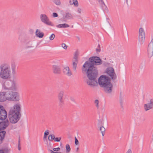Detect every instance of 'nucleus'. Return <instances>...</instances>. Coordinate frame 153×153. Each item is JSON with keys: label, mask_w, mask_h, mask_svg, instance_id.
<instances>
[{"label": "nucleus", "mask_w": 153, "mask_h": 153, "mask_svg": "<svg viewBox=\"0 0 153 153\" xmlns=\"http://www.w3.org/2000/svg\"><path fill=\"white\" fill-rule=\"evenodd\" d=\"M61 137H55V139H54V140L55 142H59L61 140Z\"/></svg>", "instance_id": "2f4dec72"}, {"label": "nucleus", "mask_w": 153, "mask_h": 153, "mask_svg": "<svg viewBox=\"0 0 153 153\" xmlns=\"http://www.w3.org/2000/svg\"><path fill=\"white\" fill-rule=\"evenodd\" d=\"M105 73L107 75L110 76L112 80H114L117 78V76L114 69L112 67H109L107 68L105 70Z\"/></svg>", "instance_id": "0eeeda50"}, {"label": "nucleus", "mask_w": 153, "mask_h": 153, "mask_svg": "<svg viewBox=\"0 0 153 153\" xmlns=\"http://www.w3.org/2000/svg\"><path fill=\"white\" fill-rule=\"evenodd\" d=\"M75 143L76 145H78L79 143V141L76 137H75Z\"/></svg>", "instance_id": "ea45409f"}, {"label": "nucleus", "mask_w": 153, "mask_h": 153, "mask_svg": "<svg viewBox=\"0 0 153 153\" xmlns=\"http://www.w3.org/2000/svg\"><path fill=\"white\" fill-rule=\"evenodd\" d=\"M78 54L76 53L74 56L73 59L72 60L73 62V68L74 71H75L76 69L77 64L78 62Z\"/></svg>", "instance_id": "ddd939ff"}, {"label": "nucleus", "mask_w": 153, "mask_h": 153, "mask_svg": "<svg viewBox=\"0 0 153 153\" xmlns=\"http://www.w3.org/2000/svg\"><path fill=\"white\" fill-rule=\"evenodd\" d=\"M66 153H69L70 152L71 148L69 144H67L66 145Z\"/></svg>", "instance_id": "cd10ccee"}, {"label": "nucleus", "mask_w": 153, "mask_h": 153, "mask_svg": "<svg viewBox=\"0 0 153 153\" xmlns=\"http://www.w3.org/2000/svg\"><path fill=\"white\" fill-rule=\"evenodd\" d=\"M0 77L4 79L10 78L11 71L10 66L6 64H3L0 65Z\"/></svg>", "instance_id": "20e7f679"}, {"label": "nucleus", "mask_w": 153, "mask_h": 153, "mask_svg": "<svg viewBox=\"0 0 153 153\" xmlns=\"http://www.w3.org/2000/svg\"><path fill=\"white\" fill-rule=\"evenodd\" d=\"M63 18L66 19H73V16L71 13H67L65 15L63 16Z\"/></svg>", "instance_id": "aec40b11"}, {"label": "nucleus", "mask_w": 153, "mask_h": 153, "mask_svg": "<svg viewBox=\"0 0 153 153\" xmlns=\"http://www.w3.org/2000/svg\"><path fill=\"white\" fill-rule=\"evenodd\" d=\"M53 73L55 74H60L61 73V69L60 67L57 65H53L52 67Z\"/></svg>", "instance_id": "dca6fc26"}, {"label": "nucleus", "mask_w": 153, "mask_h": 153, "mask_svg": "<svg viewBox=\"0 0 153 153\" xmlns=\"http://www.w3.org/2000/svg\"><path fill=\"white\" fill-rule=\"evenodd\" d=\"M62 46L65 49H67V46L65 43H62Z\"/></svg>", "instance_id": "c9c22d12"}, {"label": "nucleus", "mask_w": 153, "mask_h": 153, "mask_svg": "<svg viewBox=\"0 0 153 153\" xmlns=\"http://www.w3.org/2000/svg\"><path fill=\"white\" fill-rule=\"evenodd\" d=\"M77 38L79 40L80 39L79 37L77 36Z\"/></svg>", "instance_id": "3c124183"}, {"label": "nucleus", "mask_w": 153, "mask_h": 153, "mask_svg": "<svg viewBox=\"0 0 153 153\" xmlns=\"http://www.w3.org/2000/svg\"><path fill=\"white\" fill-rule=\"evenodd\" d=\"M102 61L99 57L92 56L89 58L83 65L82 72L86 73L88 79L86 81L87 84L90 86H95L98 84L97 79L98 72L96 65H100Z\"/></svg>", "instance_id": "f257e3e1"}, {"label": "nucleus", "mask_w": 153, "mask_h": 153, "mask_svg": "<svg viewBox=\"0 0 153 153\" xmlns=\"http://www.w3.org/2000/svg\"><path fill=\"white\" fill-rule=\"evenodd\" d=\"M20 137H19L18 145V149L19 150V151L21 150V147L20 146Z\"/></svg>", "instance_id": "7c9ffc66"}, {"label": "nucleus", "mask_w": 153, "mask_h": 153, "mask_svg": "<svg viewBox=\"0 0 153 153\" xmlns=\"http://www.w3.org/2000/svg\"><path fill=\"white\" fill-rule=\"evenodd\" d=\"M33 47L32 46H31V45H30V46H27V45L25 47V48L26 49H28V48H32Z\"/></svg>", "instance_id": "79ce46f5"}, {"label": "nucleus", "mask_w": 153, "mask_h": 153, "mask_svg": "<svg viewBox=\"0 0 153 153\" xmlns=\"http://www.w3.org/2000/svg\"><path fill=\"white\" fill-rule=\"evenodd\" d=\"M49 134V131L48 130H47L45 131L44 135L47 136Z\"/></svg>", "instance_id": "58836bf2"}, {"label": "nucleus", "mask_w": 153, "mask_h": 153, "mask_svg": "<svg viewBox=\"0 0 153 153\" xmlns=\"http://www.w3.org/2000/svg\"><path fill=\"white\" fill-rule=\"evenodd\" d=\"M145 33L143 28L142 27L140 28L139 31L138 44L142 45L145 42Z\"/></svg>", "instance_id": "423d86ee"}, {"label": "nucleus", "mask_w": 153, "mask_h": 153, "mask_svg": "<svg viewBox=\"0 0 153 153\" xmlns=\"http://www.w3.org/2000/svg\"><path fill=\"white\" fill-rule=\"evenodd\" d=\"M20 106V104H16L14 105L13 108L10 110L8 117L11 123H15L19 120L21 116Z\"/></svg>", "instance_id": "7ed1b4c3"}, {"label": "nucleus", "mask_w": 153, "mask_h": 153, "mask_svg": "<svg viewBox=\"0 0 153 153\" xmlns=\"http://www.w3.org/2000/svg\"><path fill=\"white\" fill-rule=\"evenodd\" d=\"M56 27L58 28L62 27V24H60L56 25Z\"/></svg>", "instance_id": "37998d69"}, {"label": "nucleus", "mask_w": 153, "mask_h": 153, "mask_svg": "<svg viewBox=\"0 0 153 153\" xmlns=\"http://www.w3.org/2000/svg\"><path fill=\"white\" fill-rule=\"evenodd\" d=\"M69 3L70 5L74 4V6L77 7L78 5V3L77 0H69Z\"/></svg>", "instance_id": "5701e85b"}, {"label": "nucleus", "mask_w": 153, "mask_h": 153, "mask_svg": "<svg viewBox=\"0 0 153 153\" xmlns=\"http://www.w3.org/2000/svg\"><path fill=\"white\" fill-rule=\"evenodd\" d=\"M53 16L54 17H56L58 16V15L56 13H53Z\"/></svg>", "instance_id": "a19ab883"}, {"label": "nucleus", "mask_w": 153, "mask_h": 153, "mask_svg": "<svg viewBox=\"0 0 153 153\" xmlns=\"http://www.w3.org/2000/svg\"><path fill=\"white\" fill-rule=\"evenodd\" d=\"M71 101H73V102H74V99L73 98H71Z\"/></svg>", "instance_id": "09e8293b"}, {"label": "nucleus", "mask_w": 153, "mask_h": 153, "mask_svg": "<svg viewBox=\"0 0 153 153\" xmlns=\"http://www.w3.org/2000/svg\"><path fill=\"white\" fill-rule=\"evenodd\" d=\"M0 153H4V152L3 150H0Z\"/></svg>", "instance_id": "de8ad7c7"}, {"label": "nucleus", "mask_w": 153, "mask_h": 153, "mask_svg": "<svg viewBox=\"0 0 153 153\" xmlns=\"http://www.w3.org/2000/svg\"><path fill=\"white\" fill-rule=\"evenodd\" d=\"M11 68L12 73L15 74L16 73V66L14 64H12Z\"/></svg>", "instance_id": "a878e982"}, {"label": "nucleus", "mask_w": 153, "mask_h": 153, "mask_svg": "<svg viewBox=\"0 0 153 153\" xmlns=\"http://www.w3.org/2000/svg\"><path fill=\"white\" fill-rule=\"evenodd\" d=\"M147 52L148 57L151 58L153 56V39L148 45Z\"/></svg>", "instance_id": "1a4fd4ad"}, {"label": "nucleus", "mask_w": 153, "mask_h": 153, "mask_svg": "<svg viewBox=\"0 0 153 153\" xmlns=\"http://www.w3.org/2000/svg\"><path fill=\"white\" fill-rule=\"evenodd\" d=\"M7 100L6 92H0V102H4Z\"/></svg>", "instance_id": "f3484780"}, {"label": "nucleus", "mask_w": 153, "mask_h": 153, "mask_svg": "<svg viewBox=\"0 0 153 153\" xmlns=\"http://www.w3.org/2000/svg\"><path fill=\"white\" fill-rule=\"evenodd\" d=\"M144 108L146 111L152 109L153 108V99H151L149 102L145 104L144 105Z\"/></svg>", "instance_id": "f8f14e48"}, {"label": "nucleus", "mask_w": 153, "mask_h": 153, "mask_svg": "<svg viewBox=\"0 0 153 153\" xmlns=\"http://www.w3.org/2000/svg\"><path fill=\"white\" fill-rule=\"evenodd\" d=\"M64 91H60L58 94V99L59 100V105L60 107H62L64 104Z\"/></svg>", "instance_id": "6e6552de"}, {"label": "nucleus", "mask_w": 153, "mask_h": 153, "mask_svg": "<svg viewBox=\"0 0 153 153\" xmlns=\"http://www.w3.org/2000/svg\"><path fill=\"white\" fill-rule=\"evenodd\" d=\"M63 71L65 75L68 76H71L72 74L71 71L68 66L64 68L63 70Z\"/></svg>", "instance_id": "2eb2a0df"}, {"label": "nucleus", "mask_w": 153, "mask_h": 153, "mask_svg": "<svg viewBox=\"0 0 153 153\" xmlns=\"http://www.w3.org/2000/svg\"><path fill=\"white\" fill-rule=\"evenodd\" d=\"M12 86H13V88L12 87L8 88L6 87L5 86H4V89L8 90V91H11V90H15L16 88L17 85L16 83L14 82H13L12 83Z\"/></svg>", "instance_id": "a211bd4d"}, {"label": "nucleus", "mask_w": 153, "mask_h": 153, "mask_svg": "<svg viewBox=\"0 0 153 153\" xmlns=\"http://www.w3.org/2000/svg\"><path fill=\"white\" fill-rule=\"evenodd\" d=\"M40 19L42 22L45 24L51 26H53V24L49 21L47 16L44 14H42L40 15Z\"/></svg>", "instance_id": "9d476101"}, {"label": "nucleus", "mask_w": 153, "mask_h": 153, "mask_svg": "<svg viewBox=\"0 0 153 153\" xmlns=\"http://www.w3.org/2000/svg\"><path fill=\"white\" fill-rule=\"evenodd\" d=\"M79 149V148L78 147H77L76 149V151L78 152Z\"/></svg>", "instance_id": "8fccbe9b"}, {"label": "nucleus", "mask_w": 153, "mask_h": 153, "mask_svg": "<svg viewBox=\"0 0 153 153\" xmlns=\"http://www.w3.org/2000/svg\"><path fill=\"white\" fill-rule=\"evenodd\" d=\"M100 130L101 131L102 136H103L104 135L105 131V128L103 126H100Z\"/></svg>", "instance_id": "b1692460"}, {"label": "nucleus", "mask_w": 153, "mask_h": 153, "mask_svg": "<svg viewBox=\"0 0 153 153\" xmlns=\"http://www.w3.org/2000/svg\"><path fill=\"white\" fill-rule=\"evenodd\" d=\"M100 4L101 8L102 10H107L108 9L107 6L104 3L103 0H97Z\"/></svg>", "instance_id": "6ab92c4d"}, {"label": "nucleus", "mask_w": 153, "mask_h": 153, "mask_svg": "<svg viewBox=\"0 0 153 153\" xmlns=\"http://www.w3.org/2000/svg\"><path fill=\"white\" fill-rule=\"evenodd\" d=\"M55 136L53 134H50L49 135L48 140L49 141H51L55 139Z\"/></svg>", "instance_id": "393cba45"}, {"label": "nucleus", "mask_w": 153, "mask_h": 153, "mask_svg": "<svg viewBox=\"0 0 153 153\" xmlns=\"http://www.w3.org/2000/svg\"><path fill=\"white\" fill-rule=\"evenodd\" d=\"M7 117V113L3 106L0 105V120H4Z\"/></svg>", "instance_id": "9b49d317"}, {"label": "nucleus", "mask_w": 153, "mask_h": 153, "mask_svg": "<svg viewBox=\"0 0 153 153\" xmlns=\"http://www.w3.org/2000/svg\"><path fill=\"white\" fill-rule=\"evenodd\" d=\"M6 95L8 100L17 101L19 100V95L17 92L8 91H6Z\"/></svg>", "instance_id": "39448f33"}, {"label": "nucleus", "mask_w": 153, "mask_h": 153, "mask_svg": "<svg viewBox=\"0 0 153 153\" xmlns=\"http://www.w3.org/2000/svg\"><path fill=\"white\" fill-rule=\"evenodd\" d=\"M96 51L97 53H99L100 52V47L99 44H98L97 48L96 49Z\"/></svg>", "instance_id": "c756f323"}, {"label": "nucleus", "mask_w": 153, "mask_h": 153, "mask_svg": "<svg viewBox=\"0 0 153 153\" xmlns=\"http://www.w3.org/2000/svg\"><path fill=\"white\" fill-rule=\"evenodd\" d=\"M6 133V132L5 131H3L0 132V143H2Z\"/></svg>", "instance_id": "412c9836"}, {"label": "nucleus", "mask_w": 153, "mask_h": 153, "mask_svg": "<svg viewBox=\"0 0 153 153\" xmlns=\"http://www.w3.org/2000/svg\"><path fill=\"white\" fill-rule=\"evenodd\" d=\"M94 103L96 104V106L97 108L99 107V101L98 100H95Z\"/></svg>", "instance_id": "72a5a7b5"}, {"label": "nucleus", "mask_w": 153, "mask_h": 153, "mask_svg": "<svg viewBox=\"0 0 153 153\" xmlns=\"http://www.w3.org/2000/svg\"><path fill=\"white\" fill-rule=\"evenodd\" d=\"M98 83L100 87L103 89L104 92L107 94H111L113 91V85L111 80L108 76L102 75L98 79Z\"/></svg>", "instance_id": "f03ea898"}, {"label": "nucleus", "mask_w": 153, "mask_h": 153, "mask_svg": "<svg viewBox=\"0 0 153 153\" xmlns=\"http://www.w3.org/2000/svg\"><path fill=\"white\" fill-rule=\"evenodd\" d=\"M121 93H120V105H121V107H122V108H123V101H122V98H121Z\"/></svg>", "instance_id": "e433bc0d"}, {"label": "nucleus", "mask_w": 153, "mask_h": 153, "mask_svg": "<svg viewBox=\"0 0 153 153\" xmlns=\"http://www.w3.org/2000/svg\"><path fill=\"white\" fill-rule=\"evenodd\" d=\"M81 10H77L76 13H75L74 16L77 17L79 19L80 18V16L79 15H77V13L80 14L81 13Z\"/></svg>", "instance_id": "c85d7f7f"}, {"label": "nucleus", "mask_w": 153, "mask_h": 153, "mask_svg": "<svg viewBox=\"0 0 153 153\" xmlns=\"http://www.w3.org/2000/svg\"><path fill=\"white\" fill-rule=\"evenodd\" d=\"M126 153H132V152L130 149H128Z\"/></svg>", "instance_id": "a18cd8bd"}, {"label": "nucleus", "mask_w": 153, "mask_h": 153, "mask_svg": "<svg viewBox=\"0 0 153 153\" xmlns=\"http://www.w3.org/2000/svg\"><path fill=\"white\" fill-rule=\"evenodd\" d=\"M53 149V150L54 151L58 152L60 150V148L59 147H58L57 148H54Z\"/></svg>", "instance_id": "4c0bfd02"}, {"label": "nucleus", "mask_w": 153, "mask_h": 153, "mask_svg": "<svg viewBox=\"0 0 153 153\" xmlns=\"http://www.w3.org/2000/svg\"><path fill=\"white\" fill-rule=\"evenodd\" d=\"M53 2L57 5H60L61 4L60 0H53Z\"/></svg>", "instance_id": "bb28decb"}, {"label": "nucleus", "mask_w": 153, "mask_h": 153, "mask_svg": "<svg viewBox=\"0 0 153 153\" xmlns=\"http://www.w3.org/2000/svg\"><path fill=\"white\" fill-rule=\"evenodd\" d=\"M9 122L8 120L6 121L0 122V131L5 129L8 126Z\"/></svg>", "instance_id": "4468645a"}, {"label": "nucleus", "mask_w": 153, "mask_h": 153, "mask_svg": "<svg viewBox=\"0 0 153 153\" xmlns=\"http://www.w3.org/2000/svg\"><path fill=\"white\" fill-rule=\"evenodd\" d=\"M152 136L153 137V134Z\"/></svg>", "instance_id": "864d4df0"}, {"label": "nucleus", "mask_w": 153, "mask_h": 153, "mask_svg": "<svg viewBox=\"0 0 153 153\" xmlns=\"http://www.w3.org/2000/svg\"><path fill=\"white\" fill-rule=\"evenodd\" d=\"M46 141H47V143H48V141H47V140H46Z\"/></svg>", "instance_id": "603ef678"}, {"label": "nucleus", "mask_w": 153, "mask_h": 153, "mask_svg": "<svg viewBox=\"0 0 153 153\" xmlns=\"http://www.w3.org/2000/svg\"><path fill=\"white\" fill-rule=\"evenodd\" d=\"M35 33L36 36L40 38H42L44 35V33L43 32L41 33L38 29L36 30Z\"/></svg>", "instance_id": "4be33fe9"}, {"label": "nucleus", "mask_w": 153, "mask_h": 153, "mask_svg": "<svg viewBox=\"0 0 153 153\" xmlns=\"http://www.w3.org/2000/svg\"><path fill=\"white\" fill-rule=\"evenodd\" d=\"M62 27H69V25L66 23L62 24Z\"/></svg>", "instance_id": "f704fd0d"}, {"label": "nucleus", "mask_w": 153, "mask_h": 153, "mask_svg": "<svg viewBox=\"0 0 153 153\" xmlns=\"http://www.w3.org/2000/svg\"><path fill=\"white\" fill-rule=\"evenodd\" d=\"M48 150L51 153H59V152H54L51 149H49Z\"/></svg>", "instance_id": "c03bdc74"}, {"label": "nucleus", "mask_w": 153, "mask_h": 153, "mask_svg": "<svg viewBox=\"0 0 153 153\" xmlns=\"http://www.w3.org/2000/svg\"><path fill=\"white\" fill-rule=\"evenodd\" d=\"M54 37L55 35L54 34L52 33L50 36L49 39L50 40H52L54 39Z\"/></svg>", "instance_id": "473e14b6"}, {"label": "nucleus", "mask_w": 153, "mask_h": 153, "mask_svg": "<svg viewBox=\"0 0 153 153\" xmlns=\"http://www.w3.org/2000/svg\"><path fill=\"white\" fill-rule=\"evenodd\" d=\"M47 136L45 135H44V137H43V139L44 140H45V139H46V138H47Z\"/></svg>", "instance_id": "49530a36"}]
</instances>
